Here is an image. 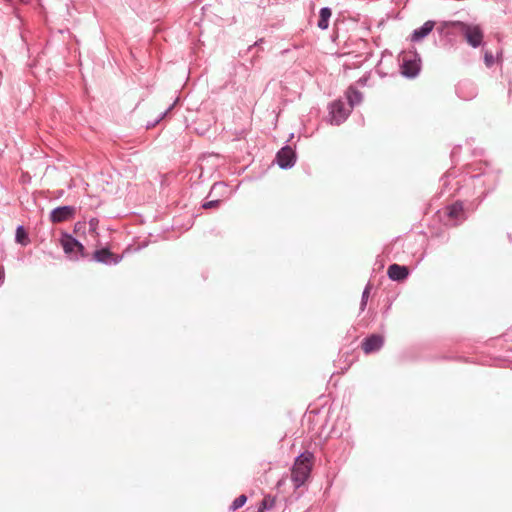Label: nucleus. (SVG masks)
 <instances>
[{
  "label": "nucleus",
  "mask_w": 512,
  "mask_h": 512,
  "mask_svg": "<svg viewBox=\"0 0 512 512\" xmlns=\"http://www.w3.org/2000/svg\"><path fill=\"white\" fill-rule=\"evenodd\" d=\"M313 454L311 452H303L300 454L293 465L291 471V480L295 488L301 487L308 479L311 473V460Z\"/></svg>",
  "instance_id": "1"
},
{
  "label": "nucleus",
  "mask_w": 512,
  "mask_h": 512,
  "mask_svg": "<svg viewBox=\"0 0 512 512\" xmlns=\"http://www.w3.org/2000/svg\"><path fill=\"white\" fill-rule=\"evenodd\" d=\"M174 231V226H153V230L145 232L147 236H138L135 238L134 243L129 245L128 249L131 251H139L145 248L149 243H154L163 239H170L173 236L170 235Z\"/></svg>",
  "instance_id": "2"
},
{
  "label": "nucleus",
  "mask_w": 512,
  "mask_h": 512,
  "mask_svg": "<svg viewBox=\"0 0 512 512\" xmlns=\"http://www.w3.org/2000/svg\"><path fill=\"white\" fill-rule=\"evenodd\" d=\"M60 244L66 257L71 261H79L89 257L83 244L71 234L63 233L60 238Z\"/></svg>",
  "instance_id": "3"
},
{
  "label": "nucleus",
  "mask_w": 512,
  "mask_h": 512,
  "mask_svg": "<svg viewBox=\"0 0 512 512\" xmlns=\"http://www.w3.org/2000/svg\"><path fill=\"white\" fill-rule=\"evenodd\" d=\"M452 25L460 30L467 43L473 48H477L482 44L484 33L480 25L468 24L462 21H455Z\"/></svg>",
  "instance_id": "4"
},
{
  "label": "nucleus",
  "mask_w": 512,
  "mask_h": 512,
  "mask_svg": "<svg viewBox=\"0 0 512 512\" xmlns=\"http://www.w3.org/2000/svg\"><path fill=\"white\" fill-rule=\"evenodd\" d=\"M89 261H94L108 266L117 265L121 260L122 256L112 253L108 248L102 247L96 249L93 254L88 258Z\"/></svg>",
  "instance_id": "5"
},
{
  "label": "nucleus",
  "mask_w": 512,
  "mask_h": 512,
  "mask_svg": "<svg viewBox=\"0 0 512 512\" xmlns=\"http://www.w3.org/2000/svg\"><path fill=\"white\" fill-rule=\"evenodd\" d=\"M75 212L76 209L72 206L58 207L51 212L50 220L54 223L72 221Z\"/></svg>",
  "instance_id": "6"
},
{
  "label": "nucleus",
  "mask_w": 512,
  "mask_h": 512,
  "mask_svg": "<svg viewBox=\"0 0 512 512\" xmlns=\"http://www.w3.org/2000/svg\"><path fill=\"white\" fill-rule=\"evenodd\" d=\"M350 113V109L346 108L342 101H335L331 105V121L332 123L339 125L342 123Z\"/></svg>",
  "instance_id": "7"
},
{
  "label": "nucleus",
  "mask_w": 512,
  "mask_h": 512,
  "mask_svg": "<svg viewBox=\"0 0 512 512\" xmlns=\"http://www.w3.org/2000/svg\"><path fill=\"white\" fill-rule=\"evenodd\" d=\"M384 344V338L379 334H372L362 341V349L366 354L379 351Z\"/></svg>",
  "instance_id": "8"
},
{
  "label": "nucleus",
  "mask_w": 512,
  "mask_h": 512,
  "mask_svg": "<svg viewBox=\"0 0 512 512\" xmlns=\"http://www.w3.org/2000/svg\"><path fill=\"white\" fill-rule=\"evenodd\" d=\"M387 275L392 281L401 282L408 277L409 269L404 265L391 264L388 267Z\"/></svg>",
  "instance_id": "9"
},
{
  "label": "nucleus",
  "mask_w": 512,
  "mask_h": 512,
  "mask_svg": "<svg viewBox=\"0 0 512 512\" xmlns=\"http://www.w3.org/2000/svg\"><path fill=\"white\" fill-rule=\"evenodd\" d=\"M445 213L448 215L449 220L451 221H465L466 213L462 203H455L451 206H448L445 209Z\"/></svg>",
  "instance_id": "10"
},
{
  "label": "nucleus",
  "mask_w": 512,
  "mask_h": 512,
  "mask_svg": "<svg viewBox=\"0 0 512 512\" xmlns=\"http://www.w3.org/2000/svg\"><path fill=\"white\" fill-rule=\"evenodd\" d=\"M295 154L294 151L286 146L282 148L277 154V161L280 167L287 168L293 165Z\"/></svg>",
  "instance_id": "11"
},
{
  "label": "nucleus",
  "mask_w": 512,
  "mask_h": 512,
  "mask_svg": "<svg viewBox=\"0 0 512 512\" xmlns=\"http://www.w3.org/2000/svg\"><path fill=\"white\" fill-rule=\"evenodd\" d=\"M434 22L427 21L423 24V26L419 29H416L413 33L412 39L415 41L421 40L425 36H427L433 29Z\"/></svg>",
  "instance_id": "12"
},
{
  "label": "nucleus",
  "mask_w": 512,
  "mask_h": 512,
  "mask_svg": "<svg viewBox=\"0 0 512 512\" xmlns=\"http://www.w3.org/2000/svg\"><path fill=\"white\" fill-rule=\"evenodd\" d=\"M15 241L22 246H27L30 243L29 234L25 230V226H17Z\"/></svg>",
  "instance_id": "13"
},
{
  "label": "nucleus",
  "mask_w": 512,
  "mask_h": 512,
  "mask_svg": "<svg viewBox=\"0 0 512 512\" xmlns=\"http://www.w3.org/2000/svg\"><path fill=\"white\" fill-rule=\"evenodd\" d=\"M332 15V12L329 8H322L320 10V14H319V20H318V23H317V26L320 28V29H327L328 28V25H329V19Z\"/></svg>",
  "instance_id": "14"
},
{
  "label": "nucleus",
  "mask_w": 512,
  "mask_h": 512,
  "mask_svg": "<svg viewBox=\"0 0 512 512\" xmlns=\"http://www.w3.org/2000/svg\"><path fill=\"white\" fill-rule=\"evenodd\" d=\"M347 99L349 101L350 107H353L355 104H358L362 100V95L360 92L353 88H349L347 91Z\"/></svg>",
  "instance_id": "15"
},
{
  "label": "nucleus",
  "mask_w": 512,
  "mask_h": 512,
  "mask_svg": "<svg viewBox=\"0 0 512 512\" xmlns=\"http://www.w3.org/2000/svg\"><path fill=\"white\" fill-rule=\"evenodd\" d=\"M418 72V66L416 63L414 62H411V61H408V62H405L404 65H403V73L406 75V76H410V77H413L417 74Z\"/></svg>",
  "instance_id": "16"
},
{
  "label": "nucleus",
  "mask_w": 512,
  "mask_h": 512,
  "mask_svg": "<svg viewBox=\"0 0 512 512\" xmlns=\"http://www.w3.org/2000/svg\"><path fill=\"white\" fill-rule=\"evenodd\" d=\"M246 501H247V496L242 494V495L238 496L232 502L229 509L234 512V511L238 510L239 508H241L242 506H244Z\"/></svg>",
  "instance_id": "17"
},
{
  "label": "nucleus",
  "mask_w": 512,
  "mask_h": 512,
  "mask_svg": "<svg viewBox=\"0 0 512 512\" xmlns=\"http://www.w3.org/2000/svg\"><path fill=\"white\" fill-rule=\"evenodd\" d=\"M274 506V499L271 498H264L258 507L257 512H265L267 510H270Z\"/></svg>",
  "instance_id": "18"
},
{
  "label": "nucleus",
  "mask_w": 512,
  "mask_h": 512,
  "mask_svg": "<svg viewBox=\"0 0 512 512\" xmlns=\"http://www.w3.org/2000/svg\"><path fill=\"white\" fill-rule=\"evenodd\" d=\"M370 292V284H367L364 291L362 292L361 302H360V310L364 311L367 305L368 297Z\"/></svg>",
  "instance_id": "19"
},
{
  "label": "nucleus",
  "mask_w": 512,
  "mask_h": 512,
  "mask_svg": "<svg viewBox=\"0 0 512 512\" xmlns=\"http://www.w3.org/2000/svg\"><path fill=\"white\" fill-rule=\"evenodd\" d=\"M485 64L489 67L494 63V57L491 52H486L484 55Z\"/></svg>",
  "instance_id": "20"
},
{
  "label": "nucleus",
  "mask_w": 512,
  "mask_h": 512,
  "mask_svg": "<svg viewBox=\"0 0 512 512\" xmlns=\"http://www.w3.org/2000/svg\"><path fill=\"white\" fill-rule=\"evenodd\" d=\"M218 204H219V200H212V201L205 202L202 205V208L203 209H209V208H212V207H216Z\"/></svg>",
  "instance_id": "21"
},
{
  "label": "nucleus",
  "mask_w": 512,
  "mask_h": 512,
  "mask_svg": "<svg viewBox=\"0 0 512 512\" xmlns=\"http://www.w3.org/2000/svg\"><path fill=\"white\" fill-rule=\"evenodd\" d=\"M4 279V271L2 268H0V282Z\"/></svg>",
  "instance_id": "22"
},
{
  "label": "nucleus",
  "mask_w": 512,
  "mask_h": 512,
  "mask_svg": "<svg viewBox=\"0 0 512 512\" xmlns=\"http://www.w3.org/2000/svg\"><path fill=\"white\" fill-rule=\"evenodd\" d=\"M90 227H91V230H92L93 232H96V228H97V226H90Z\"/></svg>",
  "instance_id": "23"
}]
</instances>
